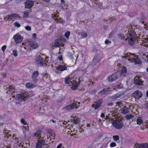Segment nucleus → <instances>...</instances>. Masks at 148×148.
<instances>
[{
	"instance_id": "f257e3e1",
	"label": "nucleus",
	"mask_w": 148,
	"mask_h": 148,
	"mask_svg": "<svg viewBox=\"0 0 148 148\" xmlns=\"http://www.w3.org/2000/svg\"><path fill=\"white\" fill-rule=\"evenodd\" d=\"M126 58H128V60L131 62L134 63L135 64H140L141 61L139 58L135 56L134 54L130 53H127L125 55Z\"/></svg>"
},
{
	"instance_id": "f03ea898",
	"label": "nucleus",
	"mask_w": 148,
	"mask_h": 148,
	"mask_svg": "<svg viewBox=\"0 0 148 148\" xmlns=\"http://www.w3.org/2000/svg\"><path fill=\"white\" fill-rule=\"evenodd\" d=\"M113 126L117 129H120L122 128L123 124L121 120H114L112 122Z\"/></svg>"
},
{
	"instance_id": "7ed1b4c3",
	"label": "nucleus",
	"mask_w": 148,
	"mask_h": 148,
	"mask_svg": "<svg viewBox=\"0 0 148 148\" xmlns=\"http://www.w3.org/2000/svg\"><path fill=\"white\" fill-rule=\"evenodd\" d=\"M103 101L102 100H99L97 102H95V103L92 105V107L94 108L95 110H97L98 111V109L101 106Z\"/></svg>"
},
{
	"instance_id": "20e7f679",
	"label": "nucleus",
	"mask_w": 148,
	"mask_h": 148,
	"mask_svg": "<svg viewBox=\"0 0 148 148\" xmlns=\"http://www.w3.org/2000/svg\"><path fill=\"white\" fill-rule=\"evenodd\" d=\"M36 63L39 66H42L44 64V60L40 56H38L36 58Z\"/></svg>"
},
{
	"instance_id": "39448f33",
	"label": "nucleus",
	"mask_w": 148,
	"mask_h": 148,
	"mask_svg": "<svg viewBox=\"0 0 148 148\" xmlns=\"http://www.w3.org/2000/svg\"><path fill=\"white\" fill-rule=\"evenodd\" d=\"M143 81L138 76H136L134 79V84L137 85H141L143 84Z\"/></svg>"
},
{
	"instance_id": "423d86ee",
	"label": "nucleus",
	"mask_w": 148,
	"mask_h": 148,
	"mask_svg": "<svg viewBox=\"0 0 148 148\" xmlns=\"http://www.w3.org/2000/svg\"><path fill=\"white\" fill-rule=\"evenodd\" d=\"M77 104L75 103H73L63 108L64 110H70L73 109L75 108H77L76 106Z\"/></svg>"
},
{
	"instance_id": "0eeeda50",
	"label": "nucleus",
	"mask_w": 148,
	"mask_h": 148,
	"mask_svg": "<svg viewBox=\"0 0 148 148\" xmlns=\"http://www.w3.org/2000/svg\"><path fill=\"white\" fill-rule=\"evenodd\" d=\"M118 77V75L117 73H114L111 76L108 77V81L110 82L114 81L117 79Z\"/></svg>"
},
{
	"instance_id": "6e6552de",
	"label": "nucleus",
	"mask_w": 148,
	"mask_h": 148,
	"mask_svg": "<svg viewBox=\"0 0 148 148\" xmlns=\"http://www.w3.org/2000/svg\"><path fill=\"white\" fill-rule=\"evenodd\" d=\"M13 38L15 40V42L16 43H20L23 40V38L20 35L16 34L14 35Z\"/></svg>"
},
{
	"instance_id": "1a4fd4ad",
	"label": "nucleus",
	"mask_w": 148,
	"mask_h": 148,
	"mask_svg": "<svg viewBox=\"0 0 148 148\" xmlns=\"http://www.w3.org/2000/svg\"><path fill=\"white\" fill-rule=\"evenodd\" d=\"M34 4V2L33 1L30 0H27L25 2V8L30 9L32 7Z\"/></svg>"
},
{
	"instance_id": "9d476101",
	"label": "nucleus",
	"mask_w": 148,
	"mask_h": 148,
	"mask_svg": "<svg viewBox=\"0 0 148 148\" xmlns=\"http://www.w3.org/2000/svg\"><path fill=\"white\" fill-rule=\"evenodd\" d=\"M19 18L20 16L18 14L16 13H14L13 14H11L10 15H8L7 19L8 20L10 21Z\"/></svg>"
},
{
	"instance_id": "9b49d317",
	"label": "nucleus",
	"mask_w": 148,
	"mask_h": 148,
	"mask_svg": "<svg viewBox=\"0 0 148 148\" xmlns=\"http://www.w3.org/2000/svg\"><path fill=\"white\" fill-rule=\"evenodd\" d=\"M124 95V93L119 92L117 93L116 94L112 96L111 97V98L113 100H115L118 98H120L121 96L123 95Z\"/></svg>"
},
{
	"instance_id": "f8f14e48",
	"label": "nucleus",
	"mask_w": 148,
	"mask_h": 148,
	"mask_svg": "<svg viewBox=\"0 0 148 148\" xmlns=\"http://www.w3.org/2000/svg\"><path fill=\"white\" fill-rule=\"evenodd\" d=\"M29 42V45L32 48L36 49L38 47V44L36 41L31 40Z\"/></svg>"
},
{
	"instance_id": "ddd939ff",
	"label": "nucleus",
	"mask_w": 148,
	"mask_h": 148,
	"mask_svg": "<svg viewBox=\"0 0 148 148\" xmlns=\"http://www.w3.org/2000/svg\"><path fill=\"white\" fill-rule=\"evenodd\" d=\"M16 97L20 101H25L26 96L24 94H18L16 95Z\"/></svg>"
},
{
	"instance_id": "4468645a",
	"label": "nucleus",
	"mask_w": 148,
	"mask_h": 148,
	"mask_svg": "<svg viewBox=\"0 0 148 148\" xmlns=\"http://www.w3.org/2000/svg\"><path fill=\"white\" fill-rule=\"evenodd\" d=\"M142 95V93L138 90L134 92L133 93V97L137 99H138L141 97Z\"/></svg>"
},
{
	"instance_id": "2eb2a0df",
	"label": "nucleus",
	"mask_w": 148,
	"mask_h": 148,
	"mask_svg": "<svg viewBox=\"0 0 148 148\" xmlns=\"http://www.w3.org/2000/svg\"><path fill=\"white\" fill-rule=\"evenodd\" d=\"M38 74L39 73L38 71H34L32 75V78L34 82H36L38 81V79H37V78Z\"/></svg>"
},
{
	"instance_id": "dca6fc26",
	"label": "nucleus",
	"mask_w": 148,
	"mask_h": 148,
	"mask_svg": "<svg viewBox=\"0 0 148 148\" xmlns=\"http://www.w3.org/2000/svg\"><path fill=\"white\" fill-rule=\"evenodd\" d=\"M57 70L60 71H63L67 69L66 67L64 65H60L56 67Z\"/></svg>"
},
{
	"instance_id": "f3484780",
	"label": "nucleus",
	"mask_w": 148,
	"mask_h": 148,
	"mask_svg": "<svg viewBox=\"0 0 148 148\" xmlns=\"http://www.w3.org/2000/svg\"><path fill=\"white\" fill-rule=\"evenodd\" d=\"M109 88H105L99 92V94L101 95H104L108 94L110 92Z\"/></svg>"
},
{
	"instance_id": "a211bd4d",
	"label": "nucleus",
	"mask_w": 148,
	"mask_h": 148,
	"mask_svg": "<svg viewBox=\"0 0 148 148\" xmlns=\"http://www.w3.org/2000/svg\"><path fill=\"white\" fill-rule=\"evenodd\" d=\"M129 112V108L126 107L124 106L121 110V112L123 114H126L128 113Z\"/></svg>"
},
{
	"instance_id": "6ab92c4d",
	"label": "nucleus",
	"mask_w": 148,
	"mask_h": 148,
	"mask_svg": "<svg viewBox=\"0 0 148 148\" xmlns=\"http://www.w3.org/2000/svg\"><path fill=\"white\" fill-rule=\"evenodd\" d=\"M72 120L73 122L75 124L79 123L80 121V120L79 118L76 116L73 117Z\"/></svg>"
},
{
	"instance_id": "aec40b11",
	"label": "nucleus",
	"mask_w": 148,
	"mask_h": 148,
	"mask_svg": "<svg viewBox=\"0 0 148 148\" xmlns=\"http://www.w3.org/2000/svg\"><path fill=\"white\" fill-rule=\"evenodd\" d=\"M26 87L27 88H34L36 86L31 82H28L26 84Z\"/></svg>"
},
{
	"instance_id": "412c9836",
	"label": "nucleus",
	"mask_w": 148,
	"mask_h": 148,
	"mask_svg": "<svg viewBox=\"0 0 148 148\" xmlns=\"http://www.w3.org/2000/svg\"><path fill=\"white\" fill-rule=\"evenodd\" d=\"M61 45L58 39L56 40L55 41L54 46L55 47H59Z\"/></svg>"
},
{
	"instance_id": "4be33fe9",
	"label": "nucleus",
	"mask_w": 148,
	"mask_h": 148,
	"mask_svg": "<svg viewBox=\"0 0 148 148\" xmlns=\"http://www.w3.org/2000/svg\"><path fill=\"white\" fill-rule=\"evenodd\" d=\"M111 109L110 108H106L104 110V113L106 114V118H108V115H110V113L111 112Z\"/></svg>"
},
{
	"instance_id": "5701e85b",
	"label": "nucleus",
	"mask_w": 148,
	"mask_h": 148,
	"mask_svg": "<svg viewBox=\"0 0 148 148\" xmlns=\"http://www.w3.org/2000/svg\"><path fill=\"white\" fill-rule=\"evenodd\" d=\"M41 131L40 130H38L34 134V136L36 137H39L38 138L41 137Z\"/></svg>"
},
{
	"instance_id": "b1692460",
	"label": "nucleus",
	"mask_w": 148,
	"mask_h": 148,
	"mask_svg": "<svg viewBox=\"0 0 148 148\" xmlns=\"http://www.w3.org/2000/svg\"><path fill=\"white\" fill-rule=\"evenodd\" d=\"M80 35L82 38H84L87 36V34L85 32H80Z\"/></svg>"
},
{
	"instance_id": "393cba45",
	"label": "nucleus",
	"mask_w": 148,
	"mask_h": 148,
	"mask_svg": "<svg viewBox=\"0 0 148 148\" xmlns=\"http://www.w3.org/2000/svg\"><path fill=\"white\" fill-rule=\"evenodd\" d=\"M138 148H148V145L147 143L141 144Z\"/></svg>"
},
{
	"instance_id": "a878e982",
	"label": "nucleus",
	"mask_w": 148,
	"mask_h": 148,
	"mask_svg": "<svg viewBox=\"0 0 148 148\" xmlns=\"http://www.w3.org/2000/svg\"><path fill=\"white\" fill-rule=\"evenodd\" d=\"M134 117V115L132 114H127L125 117L126 119L129 120L132 119Z\"/></svg>"
},
{
	"instance_id": "bb28decb",
	"label": "nucleus",
	"mask_w": 148,
	"mask_h": 148,
	"mask_svg": "<svg viewBox=\"0 0 148 148\" xmlns=\"http://www.w3.org/2000/svg\"><path fill=\"white\" fill-rule=\"evenodd\" d=\"M56 20L57 22L61 23H62L64 22V21H63V19L62 18H59L58 17L56 18Z\"/></svg>"
},
{
	"instance_id": "cd10ccee",
	"label": "nucleus",
	"mask_w": 148,
	"mask_h": 148,
	"mask_svg": "<svg viewBox=\"0 0 148 148\" xmlns=\"http://www.w3.org/2000/svg\"><path fill=\"white\" fill-rule=\"evenodd\" d=\"M113 138L115 141H117L119 140V138L118 135H114L113 136Z\"/></svg>"
},
{
	"instance_id": "c85d7f7f",
	"label": "nucleus",
	"mask_w": 148,
	"mask_h": 148,
	"mask_svg": "<svg viewBox=\"0 0 148 148\" xmlns=\"http://www.w3.org/2000/svg\"><path fill=\"white\" fill-rule=\"evenodd\" d=\"M142 122H143V120L141 118H138L137 119V124L139 125H141V124H142Z\"/></svg>"
},
{
	"instance_id": "c756f323",
	"label": "nucleus",
	"mask_w": 148,
	"mask_h": 148,
	"mask_svg": "<svg viewBox=\"0 0 148 148\" xmlns=\"http://www.w3.org/2000/svg\"><path fill=\"white\" fill-rule=\"evenodd\" d=\"M140 56L141 58L146 59L148 58V56L145 53H142L140 55Z\"/></svg>"
},
{
	"instance_id": "7c9ffc66",
	"label": "nucleus",
	"mask_w": 148,
	"mask_h": 148,
	"mask_svg": "<svg viewBox=\"0 0 148 148\" xmlns=\"http://www.w3.org/2000/svg\"><path fill=\"white\" fill-rule=\"evenodd\" d=\"M29 12L28 11H26L23 13V17L26 18L27 17L29 16Z\"/></svg>"
},
{
	"instance_id": "2f4dec72",
	"label": "nucleus",
	"mask_w": 148,
	"mask_h": 148,
	"mask_svg": "<svg viewBox=\"0 0 148 148\" xmlns=\"http://www.w3.org/2000/svg\"><path fill=\"white\" fill-rule=\"evenodd\" d=\"M127 72V69L125 66H123L121 72L122 73H125Z\"/></svg>"
},
{
	"instance_id": "473e14b6",
	"label": "nucleus",
	"mask_w": 148,
	"mask_h": 148,
	"mask_svg": "<svg viewBox=\"0 0 148 148\" xmlns=\"http://www.w3.org/2000/svg\"><path fill=\"white\" fill-rule=\"evenodd\" d=\"M71 81L70 78L67 77L65 79V82L67 84H69V82Z\"/></svg>"
},
{
	"instance_id": "72a5a7b5",
	"label": "nucleus",
	"mask_w": 148,
	"mask_h": 148,
	"mask_svg": "<svg viewBox=\"0 0 148 148\" xmlns=\"http://www.w3.org/2000/svg\"><path fill=\"white\" fill-rule=\"evenodd\" d=\"M70 34L69 31L66 32L65 33V36L67 38H68Z\"/></svg>"
},
{
	"instance_id": "f704fd0d",
	"label": "nucleus",
	"mask_w": 148,
	"mask_h": 148,
	"mask_svg": "<svg viewBox=\"0 0 148 148\" xmlns=\"http://www.w3.org/2000/svg\"><path fill=\"white\" fill-rule=\"evenodd\" d=\"M67 56L70 58H73L72 53L70 52H68L67 53Z\"/></svg>"
},
{
	"instance_id": "c9c22d12",
	"label": "nucleus",
	"mask_w": 148,
	"mask_h": 148,
	"mask_svg": "<svg viewBox=\"0 0 148 148\" xmlns=\"http://www.w3.org/2000/svg\"><path fill=\"white\" fill-rule=\"evenodd\" d=\"M134 43V42L132 39H130L129 40V43L131 45H132Z\"/></svg>"
},
{
	"instance_id": "e433bc0d",
	"label": "nucleus",
	"mask_w": 148,
	"mask_h": 148,
	"mask_svg": "<svg viewBox=\"0 0 148 148\" xmlns=\"http://www.w3.org/2000/svg\"><path fill=\"white\" fill-rule=\"evenodd\" d=\"M42 145H40V143L38 142L37 143L36 148H42Z\"/></svg>"
},
{
	"instance_id": "4c0bfd02",
	"label": "nucleus",
	"mask_w": 148,
	"mask_h": 148,
	"mask_svg": "<svg viewBox=\"0 0 148 148\" xmlns=\"http://www.w3.org/2000/svg\"><path fill=\"white\" fill-rule=\"evenodd\" d=\"M14 56L15 57L17 56V51L16 50H13L12 51Z\"/></svg>"
},
{
	"instance_id": "58836bf2",
	"label": "nucleus",
	"mask_w": 148,
	"mask_h": 148,
	"mask_svg": "<svg viewBox=\"0 0 148 148\" xmlns=\"http://www.w3.org/2000/svg\"><path fill=\"white\" fill-rule=\"evenodd\" d=\"M38 143H40V145L42 146H44L45 144V142L43 140H40L38 142Z\"/></svg>"
},
{
	"instance_id": "ea45409f",
	"label": "nucleus",
	"mask_w": 148,
	"mask_h": 148,
	"mask_svg": "<svg viewBox=\"0 0 148 148\" xmlns=\"http://www.w3.org/2000/svg\"><path fill=\"white\" fill-rule=\"evenodd\" d=\"M116 144L115 142H112L110 144V146L111 147H114L116 146Z\"/></svg>"
},
{
	"instance_id": "a19ab883",
	"label": "nucleus",
	"mask_w": 148,
	"mask_h": 148,
	"mask_svg": "<svg viewBox=\"0 0 148 148\" xmlns=\"http://www.w3.org/2000/svg\"><path fill=\"white\" fill-rule=\"evenodd\" d=\"M25 29L29 31H30L31 30V27L29 26H27L25 27Z\"/></svg>"
},
{
	"instance_id": "79ce46f5",
	"label": "nucleus",
	"mask_w": 148,
	"mask_h": 148,
	"mask_svg": "<svg viewBox=\"0 0 148 148\" xmlns=\"http://www.w3.org/2000/svg\"><path fill=\"white\" fill-rule=\"evenodd\" d=\"M14 25L16 27H19L21 26V25L20 24H19V23L17 22H16L15 23Z\"/></svg>"
},
{
	"instance_id": "37998d69",
	"label": "nucleus",
	"mask_w": 148,
	"mask_h": 148,
	"mask_svg": "<svg viewBox=\"0 0 148 148\" xmlns=\"http://www.w3.org/2000/svg\"><path fill=\"white\" fill-rule=\"evenodd\" d=\"M77 86L76 85H74V86H72L71 87V88L72 90H75L77 88Z\"/></svg>"
},
{
	"instance_id": "c03bdc74",
	"label": "nucleus",
	"mask_w": 148,
	"mask_h": 148,
	"mask_svg": "<svg viewBox=\"0 0 148 148\" xmlns=\"http://www.w3.org/2000/svg\"><path fill=\"white\" fill-rule=\"evenodd\" d=\"M21 122L24 125H26L27 123L25 122V120L23 119H22L21 120Z\"/></svg>"
},
{
	"instance_id": "a18cd8bd",
	"label": "nucleus",
	"mask_w": 148,
	"mask_h": 148,
	"mask_svg": "<svg viewBox=\"0 0 148 148\" xmlns=\"http://www.w3.org/2000/svg\"><path fill=\"white\" fill-rule=\"evenodd\" d=\"M6 48V46L5 45L1 47V49L3 51V52L5 51V50Z\"/></svg>"
},
{
	"instance_id": "49530a36",
	"label": "nucleus",
	"mask_w": 148,
	"mask_h": 148,
	"mask_svg": "<svg viewBox=\"0 0 148 148\" xmlns=\"http://www.w3.org/2000/svg\"><path fill=\"white\" fill-rule=\"evenodd\" d=\"M105 43L106 44L108 45V44H110L111 43V42L109 40H106L105 42Z\"/></svg>"
},
{
	"instance_id": "de8ad7c7",
	"label": "nucleus",
	"mask_w": 148,
	"mask_h": 148,
	"mask_svg": "<svg viewBox=\"0 0 148 148\" xmlns=\"http://www.w3.org/2000/svg\"><path fill=\"white\" fill-rule=\"evenodd\" d=\"M102 136L103 134L102 133H100L97 136V137L98 138H99L102 137Z\"/></svg>"
},
{
	"instance_id": "09e8293b",
	"label": "nucleus",
	"mask_w": 148,
	"mask_h": 148,
	"mask_svg": "<svg viewBox=\"0 0 148 148\" xmlns=\"http://www.w3.org/2000/svg\"><path fill=\"white\" fill-rule=\"evenodd\" d=\"M32 37L34 39H35L36 37V33H34L32 35Z\"/></svg>"
},
{
	"instance_id": "8fccbe9b",
	"label": "nucleus",
	"mask_w": 148,
	"mask_h": 148,
	"mask_svg": "<svg viewBox=\"0 0 148 148\" xmlns=\"http://www.w3.org/2000/svg\"><path fill=\"white\" fill-rule=\"evenodd\" d=\"M58 59L60 60H62L63 59L62 57V56H60L58 57Z\"/></svg>"
},
{
	"instance_id": "3c124183",
	"label": "nucleus",
	"mask_w": 148,
	"mask_h": 148,
	"mask_svg": "<svg viewBox=\"0 0 148 148\" xmlns=\"http://www.w3.org/2000/svg\"><path fill=\"white\" fill-rule=\"evenodd\" d=\"M62 146V143H60L57 146L56 148H61Z\"/></svg>"
},
{
	"instance_id": "603ef678",
	"label": "nucleus",
	"mask_w": 148,
	"mask_h": 148,
	"mask_svg": "<svg viewBox=\"0 0 148 148\" xmlns=\"http://www.w3.org/2000/svg\"><path fill=\"white\" fill-rule=\"evenodd\" d=\"M105 116V115L103 113H102L101 114L100 117L101 118H104Z\"/></svg>"
},
{
	"instance_id": "864d4df0",
	"label": "nucleus",
	"mask_w": 148,
	"mask_h": 148,
	"mask_svg": "<svg viewBox=\"0 0 148 148\" xmlns=\"http://www.w3.org/2000/svg\"><path fill=\"white\" fill-rule=\"evenodd\" d=\"M113 32H111L109 36V37L110 38H111L113 35Z\"/></svg>"
},
{
	"instance_id": "5fc2aeb1",
	"label": "nucleus",
	"mask_w": 148,
	"mask_h": 148,
	"mask_svg": "<svg viewBox=\"0 0 148 148\" xmlns=\"http://www.w3.org/2000/svg\"><path fill=\"white\" fill-rule=\"evenodd\" d=\"M116 104L117 105H120L122 103L120 101H117L116 102Z\"/></svg>"
},
{
	"instance_id": "6e6d98bb",
	"label": "nucleus",
	"mask_w": 148,
	"mask_h": 148,
	"mask_svg": "<svg viewBox=\"0 0 148 148\" xmlns=\"http://www.w3.org/2000/svg\"><path fill=\"white\" fill-rule=\"evenodd\" d=\"M9 89H10V90L11 89V90H13L14 89V87L12 86H10V87H9Z\"/></svg>"
},
{
	"instance_id": "4d7b16f0",
	"label": "nucleus",
	"mask_w": 148,
	"mask_h": 148,
	"mask_svg": "<svg viewBox=\"0 0 148 148\" xmlns=\"http://www.w3.org/2000/svg\"><path fill=\"white\" fill-rule=\"evenodd\" d=\"M77 135V134H76V133H75V134H71V136H73V137L74 136H76Z\"/></svg>"
},
{
	"instance_id": "13d9d810",
	"label": "nucleus",
	"mask_w": 148,
	"mask_h": 148,
	"mask_svg": "<svg viewBox=\"0 0 148 148\" xmlns=\"http://www.w3.org/2000/svg\"><path fill=\"white\" fill-rule=\"evenodd\" d=\"M47 77H48V76H47V75H45V76L43 77V79H44L45 78L46 79Z\"/></svg>"
},
{
	"instance_id": "bf43d9fd",
	"label": "nucleus",
	"mask_w": 148,
	"mask_h": 148,
	"mask_svg": "<svg viewBox=\"0 0 148 148\" xmlns=\"http://www.w3.org/2000/svg\"><path fill=\"white\" fill-rule=\"evenodd\" d=\"M108 105L109 106H112L113 105V104L112 103H110L108 104Z\"/></svg>"
},
{
	"instance_id": "052dcab7",
	"label": "nucleus",
	"mask_w": 148,
	"mask_h": 148,
	"mask_svg": "<svg viewBox=\"0 0 148 148\" xmlns=\"http://www.w3.org/2000/svg\"><path fill=\"white\" fill-rule=\"evenodd\" d=\"M52 122L53 123H56V122L55 121V120H52Z\"/></svg>"
},
{
	"instance_id": "680f3d73",
	"label": "nucleus",
	"mask_w": 148,
	"mask_h": 148,
	"mask_svg": "<svg viewBox=\"0 0 148 148\" xmlns=\"http://www.w3.org/2000/svg\"><path fill=\"white\" fill-rule=\"evenodd\" d=\"M61 1L62 3H64V0H61Z\"/></svg>"
},
{
	"instance_id": "e2e57ef3",
	"label": "nucleus",
	"mask_w": 148,
	"mask_h": 148,
	"mask_svg": "<svg viewBox=\"0 0 148 148\" xmlns=\"http://www.w3.org/2000/svg\"><path fill=\"white\" fill-rule=\"evenodd\" d=\"M21 1V0H17V3H18Z\"/></svg>"
},
{
	"instance_id": "0e129e2a",
	"label": "nucleus",
	"mask_w": 148,
	"mask_h": 148,
	"mask_svg": "<svg viewBox=\"0 0 148 148\" xmlns=\"http://www.w3.org/2000/svg\"><path fill=\"white\" fill-rule=\"evenodd\" d=\"M24 129L25 130H27V127H24Z\"/></svg>"
},
{
	"instance_id": "69168bd1",
	"label": "nucleus",
	"mask_w": 148,
	"mask_h": 148,
	"mask_svg": "<svg viewBox=\"0 0 148 148\" xmlns=\"http://www.w3.org/2000/svg\"><path fill=\"white\" fill-rule=\"evenodd\" d=\"M146 95H147V96L148 97V90L147 92Z\"/></svg>"
},
{
	"instance_id": "338daca9",
	"label": "nucleus",
	"mask_w": 148,
	"mask_h": 148,
	"mask_svg": "<svg viewBox=\"0 0 148 148\" xmlns=\"http://www.w3.org/2000/svg\"><path fill=\"white\" fill-rule=\"evenodd\" d=\"M66 123H67L66 122H64L63 123V124L64 125H66Z\"/></svg>"
},
{
	"instance_id": "774afa93",
	"label": "nucleus",
	"mask_w": 148,
	"mask_h": 148,
	"mask_svg": "<svg viewBox=\"0 0 148 148\" xmlns=\"http://www.w3.org/2000/svg\"><path fill=\"white\" fill-rule=\"evenodd\" d=\"M3 118V116L0 115V119H2Z\"/></svg>"
}]
</instances>
